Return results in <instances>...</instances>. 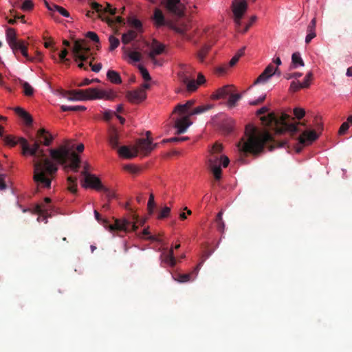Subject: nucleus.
<instances>
[{"label":"nucleus","instance_id":"obj_37","mask_svg":"<svg viewBox=\"0 0 352 352\" xmlns=\"http://www.w3.org/2000/svg\"><path fill=\"white\" fill-rule=\"evenodd\" d=\"M223 211L221 210L217 215L215 219V223L217 224V229L221 233L224 232L225 230V223L222 218Z\"/></svg>","mask_w":352,"mask_h":352},{"label":"nucleus","instance_id":"obj_13","mask_svg":"<svg viewBox=\"0 0 352 352\" xmlns=\"http://www.w3.org/2000/svg\"><path fill=\"white\" fill-rule=\"evenodd\" d=\"M63 97L69 100H91L89 97L91 94L87 89H77L65 91L63 94Z\"/></svg>","mask_w":352,"mask_h":352},{"label":"nucleus","instance_id":"obj_60","mask_svg":"<svg viewBox=\"0 0 352 352\" xmlns=\"http://www.w3.org/2000/svg\"><path fill=\"white\" fill-rule=\"evenodd\" d=\"M86 36L96 43H99L100 41L98 36L94 32H88L86 34Z\"/></svg>","mask_w":352,"mask_h":352},{"label":"nucleus","instance_id":"obj_46","mask_svg":"<svg viewBox=\"0 0 352 352\" xmlns=\"http://www.w3.org/2000/svg\"><path fill=\"white\" fill-rule=\"evenodd\" d=\"M155 206V204L154 201V195L153 194H151L147 204L148 211L150 214H152L153 213Z\"/></svg>","mask_w":352,"mask_h":352},{"label":"nucleus","instance_id":"obj_38","mask_svg":"<svg viewBox=\"0 0 352 352\" xmlns=\"http://www.w3.org/2000/svg\"><path fill=\"white\" fill-rule=\"evenodd\" d=\"M138 235L141 238L146 237V239L151 241L161 242V240H160L157 237L150 234L148 228H144L143 231L141 233H139Z\"/></svg>","mask_w":352,"mask_h":352},{"label":"nucleus","instance_id":"obj_51","mask_svg":"<svg viewBox=\"0 0 352 352\" xmlns=\"http://www.w3.org/2000/svg\"><path fill=\"white\" fill-rule=\"evenodd\" d=\"M138 69L141 72L142 78L145 80L148 81V80H151L150 74H149L148 72L147 71V69L144 67H143L142 65H139Z\"/></svg>","mask_w":352,"mask_h":352},{"label":"nucleus","instance_id":"obj_24","mask_svg":"<svg viewBox=\"0 0 352 352\" xmlns=\"http://www.w3.org/2000/svg\"><path fill=\"white\" fill-rule=\"evenodd\" d=\"M318 138V135L314 130L305 131L299 136L298 140L300 144H305L306 142L311 143L316 140Z\"/></svg>","mask_w":352,"mask_h":352},{"label":"nucleus","instance_id":"obj_42","mask_svg":"<svg viewBox=\"0 0 352 352\" xmlns=\"http://www.w3.org/2000/svg\"><path fill=\"white\" fill-rule=\"evenodd\" d=\"M102 20H105L111 25L113 24H124V19L119 16H116L114 19L109 17L102 18Z\"/></svg>","mask_w":352,"mask_h":352},{"label":"nucleus","instance_id":"obj_17","mask_svg":"<svg viewBox=\"0 0 352 352\" xmlns=\"http://www.w3.org/2000/svg\"><path fill=\"white\" fill-rule=\"evenodd\" d=\"M157 144H152V141L150 139H139L137 142L136 146L134 147L138 148V152L139 150L142 152L144 155L150 153L156 146Z\"/></svg>","mask_w":352,"mask_h":352},{"label":"nucleus","instance_id":"obj_44","mask_svg":"<svg viewBox=\"0 0 352 352\" xmlns=\"http://www.w3.org/2000/svg\"><path fill=\"white\" fill-rule=\"evenodd\" d=\"M23 92L25 96H31L34 94L33 87L27 82L23 83Z\"/></svg>","mask_w":352,"mask_h":352},{"label":"nucleus","instance_id":"obj_64","mask_svg":"<svg viewBox=\"0 0 352 352\" xmlns=\"http://www.w3.org/2000/svg\"><path fill=\"white\" fill-rule=\"evenodd\" d=\"M68 54L67 49H63L59 54V58L62 62H69V60L66 58Z\"/></svg>","mask_w":352,"mask_h":352},{"label":"nucleus","instance_id":"obj_11","mask_svg":"<svg viewBox=\"0 0 352 352\" xmlns=\"http://www.w3.org/2000/svg\"><path fill=\"white\" fill-rule=\"evenodd\" d=\"M248 9V3L245 0H234L232 3V11L234 15V21L237 25H241V19Z\"/></svg>","mask_w":352,"mask_h":352},{"label":"nucleus","instance_id":"obj_22","mask_svg":"<svg viewBox=\"0 0 352 352\" xmlns=\"http://www.w3.org/2000/svg\"><path fill=\"white\" fill-rule=\"evenodd\" d=\"M165 46L162 43L153 39L151 45V51L148 53L150 59H154L157 55L162 54L164 52Z\"/></svg>","mask_w":352,"mask_h":352},{"label":"nucleus","instance_id":"obj_14","mask_svg":"<svg viewBox=\"0 0 352 352\" xmlns=\"http://www.w3.org/2000/svg\"><path fill=\"white\" fill-rule=\"evenodd\" d=\"M14 54L17 57L18 54L20 52L28 61H35V60H41V53L37 52L36 56L35 57H30L28 53V47L25 45L24 41H21L19 43H18L15 47L11 48Z\"/></svg>","mask_w":352,"mask_h":352},{"label":"nucleus","instance_id":"obj_1","mask_svg":"<svg viewBox=\"0 0 352 352\" xmlns=\"http://www.w3.org/2000/svg\"><path fill=\"white\" fill-rule=\"evenodd\" d=\"M30 140L33 142L32 145L28 142L26 139L23 138L20 139L22 155L34 157V181L38 186L49 188L51 186L52 180L58 170V167L55 163L46 157L41 145L49 146L52 143L54 137L46 129L41 128L37 131L36 138H31Z\"/></svg>","mask_w":352,"mask_h":352},{"label":"nucleus","instance_id":"obj_32","mask_svg":"<svg viewBox=\"0 0 352 352\" xmlns=\"http://www.w3.org/2000/svg\"><path fill=\"white\" fill-rule=\"evenodd\" d=\"M49 208L43 204H36L34 207V212L47 219L51 217V214L48 213Z\"/></svg>","mask_w":352,"mask_h":352},{"label":"nucleus","instance_id":"obj_59","mask_svg":"<svg viewBox=\"0 0 352 352\" xmlns=\"http://www.w3.org/2000/svg\"><path fill=\"white\" fill-rule=\"evenodd\" d=\"M301 88H302L301 87V82L292 81L290 85L289 90L293 92H296Z\"/></svg>","mask_w":352,"mask_h":352},{"label":"nucleus","instance_id":"obj_33","mask_svg":"<svg viewBox=\"0 0 352 352\" xmlns=\"http://www.w3.org/2000/svg\"><path fill=\"white\" fill-rule=\"evenodd\" d=\"M138 34L135 31L130 30L126 33L122 34V42L126 45L129 43L131 41L135 39Z\"/></svg>","mask_w":352,"mask_h":352},{"label":"nucleus","instance_id":"obj_19","mask_svg":"<svg viewBox=\"0 0 352 352\" xmlns=\"http://www.w3.org/2000/svg\"><path fill=\"white\" fill-rule=\"evenodd\" d=\"M190 118V116L189 114L184 115L182 118H178L175 121V127L177 129V134L185 133L187 129L192 124Z\"/></svg>","mask_w":352,"mask_h":352},{"label":"nucleus","instance_id":"obj_62","mask_svg":"<svg viewBox=\"0 0 352 352\" xmlns=\"http://www.w3.org/2000/svg\"><path fill=\"white\" fill-rule=\"evenodd\" d=\"M302 73H300V72H294V73H292V74L287 73V74H285L284 75V77L287 80H289V79L293 78H300V77L302 76Z\"/></svg>","mask_w":352,"mask_h":352},{"label":"nucleus","instance_id":"obj_6","mask_svg":"<svg viewBox=\"0 0 352 352\" xmlns=\"http://www.w3.org/2000/svg\"><path fill=\"white\" fill-rule=\"evenodd\" d=\"M72 54L75 61L80 60L81 62L78 64V67L80 69L87 70V67L85 65L83 62L87 60L91 55L90 48L87 46L85 40H76L72 47Z\"/></svg>","mask_w":352,"mask_h":352},{"label":"nucleus","instance_id":"obj_4","mask_svg":"<svg viewBox=\"0 0 352 352\" xmlns=\"http://www.w3.org/2000/svg\"><path fill=\"white\" fill-rule=\"evenodd\" d=\"M69 141L67 140L64 145L60 146L58 148L49 150L52 159L64 166V170L68 173L69 170L75 173L78 171L80 164V157L74 151H72Z\"/></svg>","mask_w":352,"mask_h":352},{"label":"nucleus","instance_id":"obj_27","mask_svg":"<svg viewBox=\"0 0 352 352\" xmlns=\"http://www.w3.org/2000/svg\"><path fill=\"white\" fill-rule=\"evenodd\" d=\"M193 104V100H188L184 104H179L175 107L174 112L178 113L181 116L188 115L191 111L190 109Z\"/></svg>","mask_w":352,"mask_h":352},{"label":"nucleus","instance_id":"obj_26","mask_svg":"<svg viewBox=\"0 0 352 352\" xmlns=\"http://www.w3.org/2000/svg\"><path fill=\"white\" fill-rule=\"evenodd\" d=\"M232 92H233V86L226 85L217 89L215 94L212 95V98L214 99L226 98L229 96Z\"/></svg>","mask_w":352,"mask_h":352},{"label":"nucleus","instance_id":"obj_63","mask_svg":"<svg viewBox=\"0 0 352 352\" xmlns=\"http://www.w3.org/2000/svg\"><path fill=\"white\" fill-rule=\"evenodd\" d=\"M168 27L171 28L172 30H175L177 33L180 34H184L185 30L183 28L177 27L176 25H173V23H170L168 25Z\"/></svg>","mask_w":352,"mask_h":352},{"label":"nucleus","instance_id":"obj_56","mask_svg":"<svg viewBox=\"0 0 352 352\" xmlns=\"http://www.w3.org/2000/svg\"><path fill=\"white\" fill-rule=\"evenodd\" d=\"M104 13H109L111 15H114L116 13V9L112 8L111 4L107 3L104 8L102 7V14Z\"/></svg>","mask_w":352,"mask_h":352},{"label":"nucleus","instance_id":"obj_61","mask_svg":"<svg viewBox=\"0 0 352 352\" xmlns=\"http://www.w3.org/2000/svg\"><path fill=\"white\" fill-rule=\"evenodd\" d=\"M51 201H52V200L50 198L45 197L44 199V203L42 204L45 205V207L49 208V210H48L49 214H51L52 212L54 210V207L50 204Z\"/></svg>","mask_w":352,"mask_h":352},{"label":"nucleus","instance_id":"obj_52","mask_svg":"<svg viewBox=\"0 0 352 352\" xmlns=\"http://www.w3.org/2000/svg\"><path fill=\"white\" fill-rule=\"evenodd\" d=\"M294 114L297 119L300 120L305 116V111L302 108H295Z\"/></svg>","mask_w":352,"mask_h":352},{"label":"nucleus","instance_id":"obj_35","mask_svg":"<svg viewBox=\"0 0 352 352\" xmlns=\"http://www.w3.org/2000/svg\"><path fill=\"white\" fill-rule=\"evenodd\" d=\"M228 97V106L230 108H232L236 106V102L241 98V94H233L232 92Z\"/></svg>","mask_w":352,"mask_h":352},{"label":"nucleus","instance_id":"obj_57","mask_svg":"<svg viewBox=\"0 0 352 352\" xmlns=\"http://www.w3.org/2000/svg\"><path fill=\"white\" fill-rule=\"evenodd\" d=\"M124 168L126 170H127V171H129V172H130L131 173H134V174L137 173H138L140 171V168L139 167H138V166H136L135 165H132V164L125 165Z\"/></svg>","mask_w":352,"mask_h":352},{"label":"nucleus","instance_id":"obj_9","mask_svg":"<svg viewBox=\"0 0 352 352\" xmlns=\"http://www.w3.org/2000/svg\"><path fill=\"white\" fill-rule=\"evenodd\" d=\"M188 3L185 0H161V5L171 14L182 17L185 14L186 5Z\"/></svg>","mask_w":352,"mask_h":352},{"label":"nucleus","instance_id":"obj_39","mask_svg":"<svg viewBox=\"0 0 352 352\" xmlns=\"http://www.w3.org/2000/svg\"><path fill=\"white\" fill-rule=\"evenodd\" d=\"M60 109L63 111H84L87 109L85 106L82 105H76V106H67V105H61Z\"/></svg>","mask_w":352,"mask_h":352},{"label":"nucleus","instance_id":"obj_8","mask_svg":"<svg viewBox=\"0 0 352 352\" xmlns=\"http://www.w3.org/2000/svg\"><path fill=\"white\" fill-rule=\"evenodd\" d=\"M181 69L177 76L180 82L186 86L188 91H195L197 89L195 80L194 78L195 69L190 65H181Z\"/></svg>","mask_w":352,"mask_h":352},{"label":"nucleus","instance_id":"obj_15","mask_svg":"<svg viewBox=\"0 0 352 352\" xmlns=\"http://www.w3.org/2000/svg\"><path fill=\"white\" fill-rule=\"evenodd\" d=\"M201 261L200 262L195 268L194 270L188 274H176L173 276V279L179 283H184L189 281H192L195 279V276L197 275L198 272L202 265Z\"/></svg>","mask_w":352,"mask_h":352},{"label":"nucleus","instance_id":"obj_25","mask_svg":"<svg viewBox=\"0 0 352 352\" xmlns=\"http://www.w3.org/2000/svg\"><path fill=\"white\" fill-rule=\"evenodd\" d=\"M108 141L113 148H117L119 145V133L114 126H111L109 130Z\"/></svg>","mask_w":352,"mask_h":352},{"label":"nucleus","instance_id":"obj_7","mask_svg":"<svg viewBox=\"0 0 352 352\" xmlns=\"http://www.w3.org/2000/svg\"><path fill=\"white\" fill-rule=\"evenodd\" d=\"M223 149L221 144L215 143L211 150L208 159V164L210 170L214 175L215 179L219 180L221 177V155Z\"/></svg>","mask_w":352,"mask_h":352},{"label":"nucleus","instance_id":"obj_49","mask_svg":"<svg viewBox=\"0 0 352 352\" xmlns=\"http://www.w3.org/2000/svg\"><path fill=\"white\" fill-rule=\"evenodd\" d=\"M91 9L95 10L98 14L100 17H101L102 19V6L97 2H93L91 4Z\"/></svg>","mask_w":352,"mask_h":352},{"label":"nucleus","instance_id":"obj_48","mask_svg":"<svg viewBox=\"0 0 352 352\" xmlns=\"http://www.w3.org/2000/svg\"><path fill=\"white\" fill-rule=\"evenodd\" d=\"M312 78L313 74L312 72H310L306 75L303 82H301V87L303 88L309 87L310 85V82L312 80Z\"/></svg>","mask_w":352,"mask_h":352},{"label":"nucleus","instance_id":"obj_28","mask_svg":"<svg viewBox=\"0 0 352 352\" xmlns=\"http://www.w3.org/2000/svg\"><path fill=\"white\" fill-rule=\"evenodd\" d=\"M6 40L11 48H14L21 40H17L16 32L13 28H8L6 30Z\"/></svg>","mask_w":352,"mask_h":352},{"label":"nucleus","instance_id":"obj_58","mask_svg":"<svg viewBox=\"0 0 352 352\" xmlns=\"http://www.w3.org/2000/svg\"><path fill=\"white\" fill-rule=\"evenodd\" d=\"M94 60V58H92V60L89 62V65L91 67V70L94 72H99L100 69H102V64L101 63H97V64H93V60Z\"/></svg>","mask_w":352,"mask_h":352},{"label":"nucleus","instance_id":"obj_3","mask_svg":"<svg viewBox=\"0 0 352 352\" xmlns=\"http://www.w3.org/2000/svg\"><path fill=\"white\" fill-rule=\"evenodd\" d=\"M261 120L276 134L288 132L294 135L300 131L298 125H306L305 122H296L294 118L285 113H281L280 115L270 113L267 116L261 117Z\"/></svg>","mask_w":352,"mask_h":352},{"label":"nucleus","instance_id":"obj_36","mask_svg":"<svg viewBox=\"0 0 352 352\" xmlns=\"http://www.w3.org/2000/svg\"><path fill=\"white\" fill-rule=\"evenodd\" d=\"M124 53L134 62H140L142 59V54L136 51H130L124 48Z\"/></svg>","mask_w":352,"mask_h":352},{"label":"nucleus","instance_id":"obj_21","mask_svg":"<svg viewBox=\"0 0 352 352\" xmlns=\"http://www.w3.org/2000/svg\"><path fill=\"white\" fill-rule=\"evenodd\" d=\"M162 261L170 265L171 267H174L177 263V260L174 255L173 248H171L168 251L167 248H163V252L161 255Z\"/></svg>","mask_w":352,"mask_h":352},{"label":"nucleus","instance_id":"obj_47","mask_svg":"<svg viewBox=\"0 0 352 352\" xmlns=\"http://www.w3.org/2000/svg\"><path fill=\"white\" fill-rule=\"evenodd\" d=\"M132 219L133 221H130L129 220L130 222H131L132 223H134L135 225V226L137 227L135 230H128V231H124V232H131V231H136L137 229H138V226L136 225L137 223H139L140 226H142L144 224V222H145V220H140V221H138V215L133 214H132Z\"/></svg>","mask_w":352,"mask_h":352},{"label":"nucleus","instance_id":"obj_2","mask_svg":"<svg viewBox=\"0 0 352 352\" xmlns=\"http://www.w3.org/2000/svg\"><path fill=\"white\" fill-rule=\"evenodd\" d=\"M245 138H241L236 144L241 157H246L248 154H259L267 143L274 142V147H282L286 144V142L279 143L275 141L269 131L259 132L252 124L245 126ZM273 148L274 146L271 145L270 150L272 151Z\"/></svg>","mask_w":352,"mask_h":352},{"label":"nucleus","instance_id":"obj_53","mask_svg":"<svg viewBox=\"0 0 352 352\" xmlns=\"http://www.w3.org/2000/svg\"><path fill=\"white\" fill-rule=\"evenodd\" d=\"M34 7V4L32 1L30 0H26L25 1L22 6L21 9L24 11H29L31 10Z\"/></svg>","mask_w":352,"mask_h":352},{"label":"nucleus","instance_id":"obj_10","mask_svg":"<svg viewBox=\"0 0 352 352\" xmlns=\"http://www.w3.org/2000/svg\"><path fill=\"white\" fill-rule=\"evenodd\" d=\"M81 175L84 177L82 184V187L91 188L97 190L103 188V185L99 178L96 177L94 175L89 173L87 170H82Z\"/></svg>","mask_w":352,"mask_h":352},{"label":"nucleus","instance_id":"obj_54","mask_svg":"<svg viewBox=\"0 0 352 352\" xmlns=\"http://www.w3.org/2000/svg\"><path fill=\"white\" fill-rule=\"evenodd\" d=\"M170 212V208L169 207L165 206L160 212L158 215V219H164L167 217Z\"/></svg>","mask_w":352,"mask_h":352},{"label":"nucleus","instance_id":"obj_34","mask_svg":"<svg viewBox=\"0 0 352 352\" xmlns=\"http://www.w3.org/2000/svg\"><path fill=\"white\" fill-rule=\"evenodd\" d=\"M68 184L67 189L72 193L77 192V178L76 177L69 176L67 179Z\"/></svg>","mask_w":352,"mask_h":352},{"label":"nucleus","instance_id":"obj_40","mask_svg":"<svg viewBox=\"0 0 352 352\" xmlns=\"http://www.w3.org/2000/svg\"><path fill=\"white\" fill-rule=\"evenodd\" d=\"M20 138L18 140H16V138L14 136H12L11 135H6L3 137V141L6 145L10 146H14L18 143L20 144Z\"/></svg>","mask_w":352,"mask_h":352},{"label":"nucleus","instance_id":"obj_45","mask_svg":"<svg viewBox=\"0 0 352 352\" xmlns=\"http://www.w3.org/2000/svg\"><path fill=\"white\" fill-rule=\"evenodd\" d=\"M209 50H210V47L207 46V45H205L199 50V52H198L197 56L201 62L204 61V58L206 57V56Z\"/></svg>","mask_w":352,"mask_h":352},{"label":"nucleus","instance_id":"obj_20","mask_svg":"<svg viewBox=\"0 0 352 352\" xmlns=\"http://www.w3.org/2000/svg\"><path fill=\"white\" fill-rule=\"evenodd\" d=\"M274 65L272 63H270L255 80L254 85L266 82L274 75Z\"/></svg>","mask_w":352,"mask_h":352},{"label":"nucleus","instance_id":"obj_23","mask_svg":"<svg viewBox=\"0 0 352 352\" xmlns=\"http://www.w3.org/2000/svg\"><path fill=\"white\" fill-rule=\"evenodd\" d=\"M118 152L120 157L126 159H132L138 156V148L134 146L130 148L129 146H122L119 148Z\"/></svg>","mask_w":352,"mask_h":352},{"label":"nucleus","instance_id":"obj_41","mask_svg":"<svg viewBox=\"0 0 352 352\" xmlns=\"http://www.w3.org/2000/svg\"><path fill=\"white\" fill-rule=\"evenodd\" d=\"M212 108L211 105L199 106L192 110L188 114L192 116L197 114H201Z\"/></svg>","mask_w":352,"mask_h":352},{"label":"nucleus","instance_id":"obj_12","mask_svg":"<svg viewBox=\"0 0 352 352\" xmlns=\"http://www.w3.org/2000/svg\"><path fill=\"white\" fill-rule=\"evenodd\" d=\"M88 91L91 94V100L104 99L113 100L116 97V94L112 89L102 90L97 88H89Z\"/></svg>","mask_w":352,"mask_h":352},{"label":"nucleus","instance_id":"obj_43","mask_svg":"<svg viewBox=\"0 0 352 352\" xmlns=\"http://www.w3.org/2000/svg\"><path fill=\"white\" fill-rule=\"evenodd\" d=\"M109 41L110 43V46H109L110 51L114 50L120 45L119 39L112 35L109 36Z\"/></svg>","mask_w":352,"mask_h":352},{"label":"nucleus","instance_id":"obj_16","mask_svg":"<svg viewBox=\"0 0 352 352\" xmlns=\"http://www.w3.org/2000/svg\"><path fill=\"white\" fill-rule=\"evenodd\" d=\"M126 97L130 102L138 104L146 99V94L144 89L139 88L134 91H127Z\"/></svg>","mask_w":352,"mask_h":352},{"label":"nucleus","instance_id":"obj_5","mask_svg":"<svg viewBox=\"0 0 352 352\" xmlns=\"http://www.w3.org/2000/svg\"><path fill=\"white\" fill-rule=\"evenodd\" d=\"M94 215L96 219L111 232L135 230L137 228L134 223L126 219H116L114 223L110 224L107 219H102L100 213L96 210H94Z\"/></svg>","mask_w":352,"mask_h":352},{"label":"nucleus","instance_id":"obj_29","mask_svg":"<svg viewBox=\"0 0 352 352\" xmlns=\"http://www.w3.org/2000/svg\"><path fill=\"white\" fill-rule=\"evenodd\" d=\"M298 66H304V61L299 52H294L292 56V65L290 69H295Z\"/></svg>","mask_w":352,"mask_h":352},{"label":"nucleus","instance_id":"obj_55","mask_svg":"<svg viewBox=\"0 0 352 352\" xmlns=\"http://www.w3.org/2000/svg\"><path fill=\"white\" fill-rule=\"evenodd\" d=\"M100 190V191H103L104 193L105 194L106 197L109 200L113 199V198H114L116 197L114 192H113L112 190H111L110 189L106 188L104 186H103V188H101V190Z\"/></svg>","mask_w":352,"mask_h":352},{"label":"nucleus","instance_id":"obj_18","mask_svg":"<svg viewBox=\"0 0 352 352\" xmlns=\"http://www.w3.org/2000/svg\"><path fill=\"white\" fill-rule=\"evenodd\" d=\"M151 19L153 20V24L156 28L168 26L170 24V22L166 21L162 10L158 8H155L154 9Z\"/></svg>","mask_w":352,"mask_h":352},{"label":"nucleus","instance_id":"obj_50","mask_svg":"<svg viewBox=\"0 0 352 352\" xmlns=\"http://www.w3.org/2000/svg\"><path fill=\"white\" fill-rule=\"evenodd\" d=\"M10 14H11L12 15H13V16H14V19H9V20L8 21V23H9L10 24H12V25L14 24V23H16V19H20L23 23H25V21H24V17H25V16H24V15L19 16V15H17V14H15V12H14L13 10H10Z\"/></svg>","mask_w":352,"mask_h":352},{"label":"nucleus","instance_id":"obj_31","mask_svg":"<svg viewBox=\"0 0 352 352\" xmlns=\"http://www.w3.org/2000/svg\"><path fill=\"white\" fill-rule=\"evenodd\" d=\"M14 111L16 114H18L21 118H22L24 120V121L28 125H30L32 123L33 120L31 116L25 111H24L23 109L16 107L15 108Z\"/></svg>","mask_w":352,"mask_h":352},{"label":"nucleus","instance_id":"obj_30","mask_svg":"<svg viewBox=\"0 0 352 352\" xmlns=\"http://www.w3.org/2000/svg\"><path fill=\"white\" fill-rule=\"evenodd\" d=\"M107 77L113 84L119 85L122 83V78L119 73L114 70H109L107 73Z\"/></svg>","mask_w":352,"mask_h":352}]
</instances>
